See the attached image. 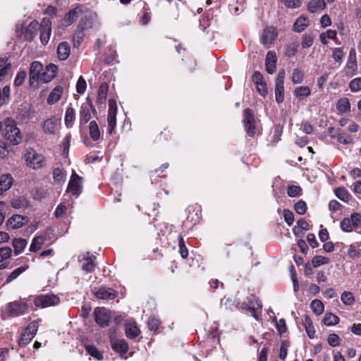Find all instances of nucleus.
Here are the masks:
<instances>
[{"label": "nucleus", "instance_id": "f257e3e1", "mask_svg": "<svg viewBox=\"0 0 361 361\" xmlns=\"http://www.w3.org/2000/svg\"><path fill=\"white\" fill-rule=\"evenodd\" d=\"M2 135L12 145H17L23 140V137L16 123L11 118H7L1 129Z\"/></svg>", "mask_w": 361, "mask_h": 361}, {"label": "nucleus", "instance_id": "f03ea898", "mask_svg": "<svg viewBox=\"0 0 361 361\" xmlns=\"http://www.w3.org/2000/svg\"><path fill=\"white\" fill-rule=\"evenodd\" d=\"M25 159L27 166L34 170L42 169L46 164L44 156L33 148H28L26 150Z\"/></svg>", "mask_w": 361, "mask_h": 361}, {"label": "nucleus", "instance_id": "7ed1b4c3", "mask_svg": "<svg viewBox=\"0 0 361 361\" xmlns=\"http://www.w3.org/2000/svg\"><path fill=\"white\" fill-rule=\"evenodd\" d=\"M43 65L39 61H34L31 63L29 76L30 85L34 89L38 87L39 80L43 71Z\"/></svg>", "mask_w": 361, "mask_h": 361}, {"label": "nucleus", "instance_id": "20e7f679", "mask_svg": "<svg viewBox=\"0 0 361 361\" xmlns=\"http://www.w3.org/2000/svg\"><path fill=\"white\" fill-rule=\"evenodd\" d=\"M286 72L284 69L279 71L275 84V97L277 103L283 102L284 99V78Z\"/></svg>", "mask_w": 361, "mask_h": 361}, {"label": "nucleus", "instance_id": "39448f33", "mask_svg": "<svg viewBox=\"0 0 361 361\" xmlns=\"http://www.w3.org/2000/svg\"><path fill=\"white\" fill-rule=\"evenodd\" d=\"M59 302V298L55 295H42L37 297L34 300V304L36 307L45 308L57 305Z\"/></svg>", "mask_w": 361, "mask_h": 361}, {"label": "nucleus", "instance_id": "423d86ee", "mask_svg": "<svg viewBox=\"0 0 361 361\" xmlns=\"http://www.w3.org/2000/svg\"><path fill=\"white\" fill-rule=\"evenodd\" d=\"M60 126V119L51 116L46 119L42 124V129L47 135H55Z\"/></svg>", "mask_w": 361, "mask_h": 361}, {"label": "nucleus", "instance_id": "0eeeda50", "mask_svg": "<svg viewBox=\"0 0 361 361\" xmlns=\"http://www.w3.org/2000/svg\"><path fill=\"white\" fill-rule=\"evenodd\" d=\"M117 106L114 100L110 99L109 102V112L107 116L108 131L112 134L116 126Z\"/></svg>", "mask_w": 361, "mask_h": 361}, {"label": "nucleus", "instance_id": "6e6552de", "mask_svg": "<svg viewBox=\"0 0 361 361\" xmlns=\"http://www.w3.org/2000/svg\"><path fill=\"white\" fill-rule=\"evenodd\" d=\"M244 127L247 131V134L252 137L255 134V121L254 114L250 109L244 111Z\"/></svg>", "mask_w": 361, "mask_h": 361}, {"label": "nucleus", "instance_id": "1a4fd4ad", "mask_svg": "<svg viewBox=\"0 0 361 361\" xmlns=\"http://www.w3.org/2000/svg\"><path fill=\"white\" fill-rule=\"evenodd\" d=\"M94 320L102 327L109 325L111 317L110 312L104 307H97L94 310Z\"/></svg>", "mask_w": 361, "mask_h": 361}, {"label": "nucleus", "instance_id": "9d476101", "mask_svg": "<svg viewBox=\"0 0 361 361\" xmlns=\"http://www.w3.org/2000/svg\"><path fill=\"white\" fill-rule=\"evenodd\" d=\"M66 191L77 197L81 192V178L75 172L71 177Z\"/></svg>", "mask_w": 361, "mask_h": 361}, {"label": "nucleus", "instance_id": "9b49d317", "mask_svg": "<svg viewBox=\"0 0 361 361\" xmlns=\"http://www.w3.org/2000/svg\"><path fill=\"white\" fill-rule=\"evenodd\" d=\"M93 293L95 297L99 300H113L116 296V292L106 286L100 287L99 288H94Z\"/></svg>", "mask_w": 361, "mask_h": 361}, {"label": "nucleus", "instance_id": "f8f14e48", "mask_svg": "<svg viewBox=\"0 0 361 361\" xmlns=\"http://www.w3.org/2000/svg\"><path fill=\"white\" fill-rule=\"evenodd\" d=\"M51 20L48 18H44L41 23L40 41L43 44H47L51 35Z\"/></svg>", "mask_w": 361, "mask_h": 361}, {"label": "nucleus", "instance_id": "ddd939ff", "mask_svg": "<svg viewBox=\"0 0 361 361\" xmlns=\"http://www.w3.org/2000/svg\"><path fill=\"white\" fill-rule=\"evenodd\" d=\"M277 37V32L274 27H269L264 30L261 41L266 48H269L271 43Z\"/></svg>", "mask_w": 361, "mask_h": 361}, {"label": "nucleus", "instance_id": "4468645a", "mask_svg": "<svg viewBox=\"0 0 361 361\" xmlns=\"http://www.w3.org/2000/svg\"><path fill=\"white\" fill-rule=\"evenodd\" d=\"M252 82L255 84L258 92L262 96H266L267 94V85L264 80L263 75L259 71H255L252 77Z\"/></svg>", "mask_w": 361, "mask_h": 361}, {"label": "nucleus", "instance_id": "2eb2a0df", "mask_svg": "<svg viewBox=\"0 0 361 361\" xmlns=\"http://www.w3.org/2000/svg\"><path fill=\"white\" fill-rule=\"evenodd\" d=\"M7 310L11 316L18 317L25 313L27 305L25 303L15 301L8 304Z\"/></svg>", "mask_w": 361, "mask_h": 361}, {"label": "nucleus", "instance_id": "dca6fc26", "mask_svg": "<svg viewBox=\"0 0 361 361\" xmlns=\"http://www.w3.org/2000/svg\"><path fill=\"white\" fill-rule=\"evenodd\" d=\"M79 261L82 263V269L87 272H92L94 271L95 264L94 260L95 257L89 255V253L82 254L78 257Z\"/></svg>", "mask_w": 361, "mask_h": 361}, {"label": "nucleus", "instance_id": "f3484780", "mask_svg": "<svg viewBox=\"0 0 361 361\" xmlns=\"http://www.w3.org/2000/svg\"><path fill=\"white\" fill-rule=\"evenodd\" d=\"M14 183V179L10 173H5L0 176V198L11 189Z\"/></svg>", "mask_w": 361, "mask_h": 361}, {"label": "nucleus", "instance_id": "a211bd4d", "mask_svg": "<svg viewBox=\"0 0 361 361\" xmlns=\"http://www.w3.org/2000/svg\"><path fill=\"white\" fill-rule=\"evenodd\" d=\"M26 222H27V217L14 214L8 219L6 226L8 230L17 229L22 227Z\"/></svg>", "mask_w": 361, "mask_h": 361}, {"label": "nucleus", "instance_id": "6ab92c4d", "mask_svg": "<svg viewBox=\"0 0 361 361\" xmlns=\"http://www.w3.org/2000/svg\"><path fill=\"white\" fill-rule=\"evenodd\" d=\"M247 306V310L250 312V314L257 320H259L262 307L260 301L252 296V298L249 299Z\"/></svg>", "mask_w": 361, "mask_h": 361}, {"label": "nucleus", "instance_id": "aec40b11", "mask_svg": "<svg viewBox=\"0 0 361 361\" xmlns=\"http://www.w3.org/2000/svg\"><path fill=\"white\" fill-rule=\"evenodd\" d=\"M58 67L53 64H49L46 68L42 71L41 78L39 80V82L47 83L52 80L56 75Z\"/></svg>", "mask_w": 361, "mask_h": 361}, {"label": "nucleus", "instance_id": "412c9836", "mask_svg": "<svg viewBox=\"0 0 361 361\" xmlns=\"http://www.w3.org/2000/svg\"><path fill=\"white\" fill-rule=\"evenodd\" d=\"M92 111L93 113H96V110L93 106L92 102L87 99V103L83 104L80 108V123H87L90 118V111Z\"/></svg>", "mask_w": 361, "mask_h": 361}, {"label": "nucleus", "instance_id": "4be33fe9", "mask_svg": "<svg viewBox=\"0 0 361 361\" xmlns=\"http://www.w3.org/2000/svg\"><path fill=\"white\" fill-rule=\"evenodd\" d=\"M111 345L113 350L121 354H125L128 350V344L124 339L111 338Z\"/></svg>", "mask_w": 361, "mask_h": 361}, {"label": "nucleus", "instance_id": "5701e85b", "mask_svg": "<svg viewBox=\"0 0 361 361\" xmlns=\"http://www.w3.org/2000/svg\"><path fill=\"white\" fill-rule=\"evenodd\" d=\"M82 13V9L80 7H75V8L70 11L68 13H67L63 18V25L66 26H68L73 24L74 22L77 20L79 16Z\"/></svg>", "mask_w": 361, "mask_h": 361}, {"label": "nucleus", "instance_id": "b1692460", "mask_svg": "<svg viewBox=\"0 0 361 361\" xmlns=\"http://www.w3.org/2000/svg\"><path fill=\"white\" fill-rule=\"evenodd\" d=\"M276 56L274 52L268 51L266 56L265 65L268 73L273 74L276 70Z\"/></svg>", "mask_w": 361, "mask_h": 361}, {"label": "nucleus", "instance_id": "393cba45", "mask_svg": "<svg viewBox=\"0 0 361 361\" xmlns=\"http://www.w3.org/2000/svg\"><path fill=\"white\" fill-rule=\"evenodd\" d=\"M41 24L39 25L37 21H32L26 27L25 31V38L27 40H32L37 35V31L39 30Z\"/></svg>", "mask_w": 361, "mask_h": 361}, {"label": "nucleus", "instance_id": "a878e982", "mask_svg": "<svg viewBox=\"0 0 361 361\" xmlns=\"http://www.w3.org/2000/svg\"><path fill=\"white\" fill-rule=\"evenodd\" d=\"M357 68L356 52L354 48L350 51L348 63L346 65L347 73L354 75Z\"/></svg>", "mask_w": 361, "mask_h": 361}, {"label": "nucleus", "instance_id": "bb28decb", "mask_svg": "<svg viewBox=\"0 0 361 361\" xmlns=\"http://www.w3.org/2000/svg\"><path fill=\"white\" fill-rule=\"evenodd\" d=\"M10 203L13 209L20 211H24L29 205L28 200L23 196L12 199Z\"/></svg>", "mask_w": 361, "mask_h": 361}, {"label": "nucleus", "instance_id": "cd10ccee", "mask_svg": "<svg viewBox=\"0 0 361 361\" xmlns=\"http://www.w3.org/2000/svg\"><path fill=\"white\" fill-rule=\"evenodd\" d=\"M71 47L68 42H62L59 43L57 48L58 57L61 61L66 60L70 56Z\"/></svg>", "mask_w": 361, "mask_h": 361}, {"label": "nucleus", "instance_id": "c85d7f7f", "mask_svg": "<svg viewBox=\"0 0 361 361\" xmlns=\"http://www.w3.org/2000/svg\"><path fill=\"white\" fill-rule=\"evenodd\" d=\"M27 241L24 238H13L12 241V245L14 248V255H20L27 246Z\"/></svg>", "mask_w": 361, "mask_h": 361}, {"label": "nucleus", "instance_id": "c756f323", "mask_svg": "<svg viewBox=\"0 0 361 361\" xmlns=\"http://www.w3.org/2000/svg\"><path fill=\"white\" fill-rule=\"evenodd\" d=\"M326 8L324 0H311L308 4V11L312 13H315L319 10H324Z\"/></svg>", "mask_w": 361, "mask_h": 361}, {"label": "nucleus", "instance_id": "7c9ffc66", "mask_svg": "<svg viewBox=\"0 0 361 361\" xmlns=\"http://www.w3.org/2000/svg\"><path fill=\"white\" fill-rule=\"evenodd\" d=\"M63 88L61 86H56L49 94L47 98V103L49 104H54L57 102L62 94Z\"/></svg>", "mask_w": 361, "mask_h": 361}, {"label": "nucleus", "instance_id": "2f4dec72", "mask_svg": "<svg viewBox=\"0 0 361 361\" xmlns=\"http://www.w3.org/2000/svg\"><path fill=\"white\" fill-rule=\"evenodd\" d=\"M310 25V20L304 16L299 17L294 23V31L297 32H302Z\"/></svg>", "mask_w": 361, "mask_h": 361}, {"label": "nucleus", "instance_id": "473e14b6", "mask_svg": "<svg viewBox=\"0 0 361 361\" xmlns=\"http://www.w3.org/2000/svg\"><path fill=\"white\" fill-rule=\"evenodd\" d=\"M311 94V90L307 86H300L294 90V95L300 100H302Z\"/></svg>", "mask_w": 361, "mask_h": 361}, {"label": "nucleus", "instance_id": "72a5a7b5", "mask_svg": "<svg viewBox=\"0 0 361 361\" xmlns=\"http://www.w3.org/2000/svg\"><path fill=\"white\" fill-rule=\"evenodd\" d=\"M138 327L134 323H128L126 326V334L129 338H135L140 334Z\"/></svg>", "mask_w": 361, "mask_h": 361}, {"label": "nucleus", "instance_id": "f704fd0d", "mask_svg": "<svg viewBox=\"0 0 361 361\" xmlns=\"http://www.w3.org/2000/svg\"><path fill=\"white\" fill-rule=\"evenodd\" d=\"M89 130L90 135L91 138L96 141L98 140L100 137V131L98 127L97 123L94 121H90L89 124Z\"/></svg>", "mask_w": 361, "mask_h": 361}, {"label": "nucleus", "instance_id": "c9c22d12", "mask_svg": "<svg viewBox=\"0 0 361 361\" xmlns=\"http://www.w3.org/2000/svg\"><path fill=\"white\" fill-rule=\"evenodd\" d=\"M75 119V110L73 107H68L65 114V125L68 128L73 126V123Z\"/></svg>", "mask_w": 361, "mask_h": 361}, {"label": "nucleus", "instance_id": "e433bc0d", "mask_svg": "<svg viewBox=\"0 0 361 361\" xmlns=\"http://www.w3.org/2000/svg\"><path fill=\"white\" fill-rule=\"evenodd\" d=\"M0 82L3 80L5 76L8 74V70L11 69V63H7V59L1 58L0 59Z\"/></svg>", "mask_w": 361, "mask_h": 361}, {"label": "nucleus", "instance_id": "4c0bfd02", "mask_svg": "<svg viewBox=\"0 0 361 361\" xmlns=\"http://www.w3.org/2000/svg\"><path fill=\"white\" fill-rule=\"evenodd\" d=\"M44 243V238L42 236H36L32 240L30 247V251L32 252H35L40 250L42 245Z\"/></svg>", "mask_w": 361, "mask_h": 361}, {"label": "nucleus", "instance_id": "58836bf2", "mask_svg": "<svg viewBox=\"0 0 361 361\" xmlns=\"http://www.w3.org/2000/svg\"><path fill=\"white\" fill-rule=\"evenodd\" d=\"M337 109L341 113L350 111V104L348 99L345 97L340 99L337 103Z\"/></svg>", "mask_w": 361, "mask_h": 361}, {"label": "nucleus", "instance_id": "ea45409f", "mask_svg": "<svg viewBox=\"0 0 361 361\" xmlns=\"http://www.w3.org/2000/svg\"><path fill=\"white\" fill-rule=\"evenodd\" d=\"M85 349L90 355L94 357L97 360H102L103 359L102 353L94 345H87L85 346Z\"/></svg>", "mask_w": 361, "mask_h": 361}, {"label": "nucleus", "instance_id": "a19ab883", "mask_svg": "<svg viewBox=\"0 0 361 361\" xmlns=\"http://www.w3.org/2000/svg\"><path fill=\"white\" fill-rule=\"evenodd\" d=\"M323 322L326 326L335 325L339 322V318L331 312H327L324 317Z\"/></svg>", "mask_w": 361, "mask_h": 361}, {"label": "nucleus", "instance_id": "79ce46f5", "mask_svg": "<svg viewBox=\"0 0 361 361\" xmlns=\"http://www.w3.org/2000/svg\"><path fill=\"white\" fill-rule=\"evenodd\" d=\"M27 269H28V266H24L18 267L16 269H14L8 276L6 283H8L18 278L22 273H23Z\"/></svg>", "mask_w": 361, "mask_h": 361}, {"label": "nucleus", "instance_id": "37998d69", "mask_svg": "<svg viewBox=\"0 0 361 361\" xmlns=\"http://www.w3.org/2000/svg\"><path fill=\"white\" fill-rule=\"evenodd\" d=\"M109 90L108 85L103 83L99 86L97 99L100 103H105Z\"/></svg>", "mask_w": 361, "mask_h": 361}, {"label": "nucleus", "instance_id": "c03bdc74", "mask_svg": "<svg viewBox=\"0 0 361 361\" xmlns=\"http://www.w3.org/2000/svg\"><path fill=\"white\" fill-rule=\"evenodd\" d=\"M311 307L312 311L317 314L320 315L323 313L324 310V306L322 302L319 300H314L311 302Z\"/></svg>", "mask_w": 361, "mask_h": 361}, {"label": "nucleus", "instance_id": "a18cd8bd", "mask_svg": "<svg viewBox=\"0 0 361 361\" xmlns=\"http://www.w3.org/2000/svg\"><path fill=\"white\" fill-rule=\"evenodd\" d=\"M304 324H305L306 332H307L308 336L310 338H314V334H315V330H314V326L312 324L311 319L308 317H305V321H304Z\"/></svg>", "mask_w": 361, "mask_h": 361}, {"label": "nucleus", "instance_id": "49530a36", "mask_svg": "<svg viewBox=\"0 0 361 361\" xmlns=\"http://www.w3.org/2000/svg\"><path fill=\"white\" fill-rule=\"evenodd\" d=\"M304 73L299 68H295L293 72L292 81L294 84H300L302 82Z\"/></svg>", "mask_w": 361, "mask_h": 361}, {"label": "nucleus", "instance_id": "de8ad7c7", "mask_svg": "<svg viewBox=\"0 0 361 361\" xmlns=\"http://www.w3.org/2000/svg\"><path fill=\"white\" fill-rule=\"evenodd\" d=\"M335 194L338 198L343 202H348L349 200V193L344 188H338L335 190Z\"/></svg>", "mask_w": 361, "mask_h": 361}, {"label": "nucleus", "instance_id": "09e8293b", "mask_svg": "<svg viewBox=\"0 0 361 361\" xmlns=\"http://www.w3.org/2000/svg\"><path fill=\"white\" fill-rule=\"evenodd\" d=\"M34 337L35 336L32 334H29L27 331L24 330V331L22 333L20 338L19 339V345L20 346H24L28 344Z\"/></svg>", "mask_w": 361, "mask_h": 361}, {"label": "nucleus", "instance_id": "8fccbe9b", "mask_svg": "<svg viewBox=\"0 0 361 361\" xmlns=\"http://www.w3.org/2000/svg\"><path fill=\"white\" fill-rule=\"evenodd\" d=\"M287 193L291 197H298L302 193V189L298 185H290L287 188Z\"/></svg>", "mask_w": 361, "mask_h": 361}, {"label": "nucleus", "instance_id": "3c124183", "mask_svg": "<svg viewBox=\"0 0 361 361\" xmlns=\"http://www.w3.org/2000/svg\"><path fill=\"white\" fill-rule=\"evenodd\" d=\"M178 247H179V253L183 258H186L188 255V249L185 246L184 240L182 235H178Z\"/></svg>", "mask_w": 361, "mask_h": 361}, {"label": "nucleus", "instance_id": "603ef678", "mask_svg": "<svg viewBox=\"0 0 361 361\" xmlns=\"http://www.w3.org/2000/svg\"><path fill=\"white\" fill-rule=\"evenodd\" d=\"M312 266L314 267H318L321 265L326 264L329 263V259L327 257L321 256V255H317L313 257L312 260Z\"/></svg>", "mask_w": 361, "mask_h": 361}, {"label": "nucleus", "instance_id": "864d4df0", "mask_svg": "<svg viewBox=\"0 0 361 361\" xmlns=\"http://www.w3.org/2000/svg\"><path fill=\"white\" fill-rule=\"evenodd\" d=\"M12 252V249L10 247H0V263L10 258Z\"/></svg>", "mask_w": 361, "mask_h": 361}, {"label": "nucleus", "instance_id": "5fc2aeb1", "mask_svg": "<svg viewBox=\"0 0 361 361\" xmlns=\"http://www.w3.org/2000/svg\"><path fill=\"white\" fill-rule=\"evenodd\" d=\"M332 56L336 62L341 64L344 56V52L341 48H334Z\"/></svg>", "mask_w": 361, "mask_h": 361}, {"label": "nucleus", "instance_id": "6e6d98bb", "mask_svg": "<svg viewBox=\"0 0 361 361\" xmlns=\"http://www.w3.org/2000/svg\"><path fill=\"white\" fill-rule=\"evenodd\" d=\"M341 300L346 305H351L354 303L355 301L353 294L347 291H345L342 293Z\"/></svg>", "mask_w": 361, "mask_h": 361}, {"label": "nucleus", "instance_id": "4d7b16f0", "mask_svg": "<svg viewBox=\"0 0 361 361\" xmlns=\"http://www.w3.org/2000/svg\"><path fill=\"white\" fill-rule=\"evenodd\" d=\"M340 225L341 228L345 232H350L354 228L350 218L343 219L341 221Z\"/></svg>", "mask_w": 361, "mask_h": 361}, {"label": "nucleus", "instance_id": "13d9d810", "mask_svg": "<svg viewBox=\"0 0 361 361\" xmlns=\"http://www.w3.org/2000/svg\"><path fill=\"white\" fill-rule=\"evenodd\" d=\"M328 343L332 346L336 347L338 346L341 343V338L340 337L336 334H331L328 337Z\"/></svg>", "mask_w": 361, "mask_h": 361}, {"label": "nucleus", "instance_id": "bf43d9fd", "mask_svg": "<svg viewBox=\"0 0 361 361\" xmlns=\"http://www.w3.org/2000/svg\"><path fill=\"white\" fill-rule=\"evenodd\" d=\"M147 324H148L149 329L151 331H157L160 326L159 320L154 317H150L149 318Z\"/></svg>", "mask_w": 361, "mask_h": 361}, {"label": "nucleus", "instance_id": "052dcab7", "mask_svg": "<svg viewBox=\"0 0 361 361\" xmlns=\"http://www.w3.org/2000/svg\"><path fill=\"white\" fill-rule=\"evenodd\" d=\"M349 87L352 92L361 90V78H356L351 80Z\"/></svg>", "mask_w": 361, "mask_h": 361}, {"label": "nucleus", "instance_id": "680f3d73", "mask_svg": "<svg viewBox=\"0 0 361 361\" xmlns=\"http://www.w3.org/2000/svg\"><path fill=\"white\" fill-rule=\"evenodd\" d=\"M289 344L287 341H283L280 346L279 358L284 360L287 356Z\"/></svg>", "mask_w": 361, "mask_h": 361}, {"label": "nucleus", "instance_id": "e2e57ef3", "mask_svg": "<svg viewBox=\"0 0 361 361\" xmlns=\"http://www.w3.org/2000/svg\"><path fill=\"white\" fill-rule=\"evenodd\" d=\"M26 75H27V74L25 71L18 72L15 78L14 85L17 87L22 85L25 81Z\"/></svg>", "mask_w": 361, "mask_h": 361}, {"label": "nucleus", "instance_id": "0e129e2a", "mask_svg": "<svg viewBox=\"0 0 361 361\" xmlns=\"http://www.w3.org/2000/svg\"><path fill=\"white\" fill-rule=\"evenodd\" d=\"M87 84L86 81L84 80V78L80 76L79 79L78 80L77 84H76V90L77 92L79 94H82L85 92L86 90Z\"/></svg>", "mask_w": 361, "mask_h": 361}, {"label": "nucleus", "instance_id": "69168bd1", "mask_svg": "<svg viewBox=\"0 0 361 361\" xmlns=\"http://www.w3.org/2000/svg\"><path fill=\"white\" fill-rule=\"evenodd\" d=\"M307 207L306 203L300 200L295 204V210L298 214H304L306 212Z\"/></svg>", "mask_w": 361, "mask_h": 361}, {"label": "nucleus", "instance_id": "338daca9", "mask_svg": "<svg viewBox=\"0 0 361 361\" xmlns=\"http://www.w3.org/2000/svg\"><path fill=\"white\" fill-rule=\"evenodd\" d=\"M337 140L339 142L345 145L353 142V137L345 133H339L337 136Z\"/></svg>", "mask_w": 361, "mask_h": 361}, {"label": "nucleus", "instance_id": "774afa93", "mask_svg": "<svg viewBox=\"0 0 361 361\" xmlns=\"http://www.w3.org/2000/svg\"><path fill=\"white\" fill-rule=\"evenodd\" d=\"M354 228H357L361 224V215L358 213H353L350 218Z\"/></svg>", "mask_w": 361, "mask_h": 361}]
</instances>
